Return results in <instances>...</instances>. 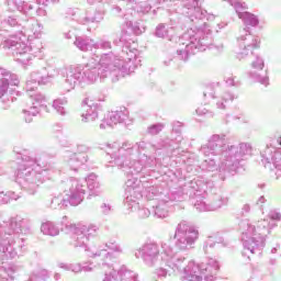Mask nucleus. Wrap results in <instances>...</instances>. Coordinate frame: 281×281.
<instances>
[{"instance_id":"obj_1","label":"nucleus","mask_w":281,"mask_h":281,"mask_svg":"<svg viewBox=\"0 0 281 281\" xmlns=\"http://www.w3.org/2000/svg\"><path fill=\"white\" fill-rule=\"evenodd\" d=\"M273 218H276V220H280V215H277L276 217H273Z\"/></svg>"}]
</instances>
